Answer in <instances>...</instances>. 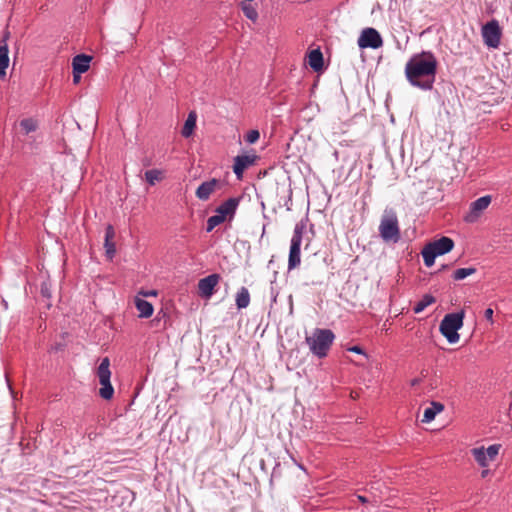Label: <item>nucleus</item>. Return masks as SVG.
<instances>
[{
  "label": "nucleus",
  "mask_w": 512,
  "mask_h": 512,
  "mask_svg": "<svg viewBox=\"0 0 512 512\" xmlns=\"http://www.w3.org/2000/svg\"><path fill=\"white\" fill-rule=\"evenodd\" d=\"M162 177V171L158 169H151L145 172V179L150 185H155V183L160 181Z\"/></svg>",
  "instance_id": "obj_28"
},
{
  "label": "nucleus",
  "mask_w": 512,
  "mask_h": 512,
  "mask_svg": "<svg viewBox=\"0 0 512 512\" xmlns=\"http://www.w3.org/2000/svg\"><path fill=\"white\" fill-rule=\"evenodd\" d=\"M221 276L217 273L210 274L198 282L199 294L204 298H210L214 292L215 287L218 285Z\"/></svg>",
  "instance_id": "obj_12"
},
{
  "label": "nucleus",
  "mask_w": 512,
  "mask_h": 512,
  "mask_svg": "<svg viewBox=\"0 0 512 512\" xmlns=\"http://www.w3.org/2000/svg\"><path fill=\"white\" fill-rule=\"evenodd\" d=\"M92 57L87 54H78L72 60L73 74H83L88 71Z\"/></svg>",
  "instance_id": "obj_15"
},
{
  "label": "nucleus",
  "mask_w": 512,
  "mask_h": 512,
  "mask_svg": "<svg viewBox=\"0 0 512 512\" xmlns=\"http://www.w3.org/2000/svg\"><path fill=\"white\" fill-rule=\"evenodd\" d=\"M272 294H273L272 299H273V301L275 302V301H276V298H277V294H274L273 292H272Z\"/></svg>",
  "instance_id": "obj_41"
},
{
  "label": "nucleus",
  "mask_w": 512,
  "mask_h": 512,
  "mask_svg": "<svg viewBox=\"0 0 512 512\" xmlns=\"http://www.w3.org/2000/svg\"><path fill=\"white\" fill-rule=\"evenodd\" d=\"M226 219L223 216L218 215L217 213L207 220L206 232H211L216 226L222 224Z\"/></svg>",
  "instance_id": "obj_29"
},
{
  "label": "nucleus",
  "mask_w": 512,
  "mask_h": 512,
  "mask_svg": "<svg viewBox=\"0 0 512 512\" xmlns=\"http://www.w3.org/2000/svg\"><path fill=\"white\" fill-rule=\"evenodd\" d=\"M357 43L361 49H378L383 45V40L375 28L368 27L361 32Z\"/></svg>",
  "instance_id": "obj_9"
},
{
  "label": "nucleus",
  "mask_w": 512,
  "mask_h": 512,
  "mask_svg": "<svg viewBox=\"0 0 512 512\" xmlns=\"http://www.w3.org/2000/svg\"><path fill=\"white\" fill-rule=\"evenodd\" d=\"M81 79V74H73V82L78 83Z\"/></svg>",
  "instance_id": "obj_37"
},
{
  "label": "nucleus",
  "mask_w": 512,
  "mask_h": 512,
  "mask_svg": "<svg viewBox=\"0 0 512 512\" xmlns=\"http://www.w3.org/2000/svg\"><path fill=\"white\" fill-rule=\"evenodd\" d=\"M464 316L465 313L462 310L459 312L446 314L442 319L439 326V331L450 344H454L459 341L460 335L458 330H460L463 326Z\"/></svg>",
  "instance_id": "obj_4"
},
{
  "label": "nucleus",
  "mask_w": 512,
  "mask_h": 512,
  "mask_svg": "<svg viewBox=\"0 0 512 512\" xmlns=\"http://www.w3.org/2000/svg\"><path fill=\"white\" fill-rule=\"evenodd\" d=\"M135 306L141 318H149L154 312L153 305L149 301L139 297L135 298Z\"/></svg>",
  "instance_id": "obj_19"
},
{
  "label": "nucleus",
  "mask_w": 512,
  "mask_h": 512,
  "mask_svg": "<svg viewBox=\"0 0 512 512\" xmlns=\"http://www.w3.org/2000/svg\"><path fill=\"white\" fill-rule=\"evenodd\" d=\"M253 0H243L241 2V9L244 13V15L252 21H256L258 18V12L256 8L251 4Z\"/></svg>",
  "instance_id": "obj_24"
},
{
  "label": "nucleus",
  "mask_w": 512,
  "mask_h": 512,
  "mask_svg": "<svg viewBox=\"0 0 512 512\" xmlns=\"http://www.w3.org/2000/svg\"><path fill=\"white\" fill-rule=\"evenodd\" d=\"M221 181L216 178H212L208 181L202 182L195 191L196 197L201 201H207L211 194L217 189L221 188Z\"/></svg>",
  "instance_id": "obj_13"
},
{
  "label": "nucleus",
  "mask_w": 512,
  "mask_h": 512,
  "mask_svg": "<svg viewBox=\"0 0 512 512\" xmlns=\"http://www.w3.org/2000/svg\"><path fill=\"white\" fill-rule=\"evenodd\" d=\"M258 159L259 156L256 155L254 152L245 155H237L234 158L233 164V172L236 175V178L238 180H241L244 171L248 169L250 166H253Z\"/></svg>",
  "instance_id": "obj_11"
},
{
  "label": "nucleus",
  "mask_w": 512,
  "mask_h": 512,
  "mask_svg": "<svg viewBox=\"0 0 512 512\" xmlns=\"http://www.w3.org/2000/svg\"><path fill=\"white\" fill-rule=\"evenodd\" d=\"M196 113L194 111H191L188 114V117L183 125V128L181 130V134L183 137L188 138L192 135L195 127H196Z\"/></svg>",
  "instance_id": "obj_21"
},
{
  "label": "nucleus",
  "mask_w": 512,
  "mask_h": 512,
  "mask_svg": "<svg viewBox=\"0 0 512 512\" xmlns=\"http://www.w3.org/2000/svg\"><path fill=\"white\" fill-rule=\"evenodd\" d=\"M115 236V231L112 225H108L105 229V239H104V247L106 251V256L109 259H112L116 253L115 243L113 242V238Z\"/></svg>",
  "instance_id": "obj_16"
},
{
  "label": "nucleus",
  "mask_w": 512,
  "mask_h": 512,
  "mask_svg": "<svg viewBox=\"0 0 512 512\" xmlns=\"http://www.w3.org/2000/svg\"><path fill=\"white\" fill-rule=\"evenodd\" d=\"M493 314H494V311L492 308H487L485 311H484V317L485 319H487L488 321H491L493 322Z\"/></svg>",
  "instance_id": "obj_33"
},
{
  "label": "nucleus",
  "mask_w": 512,
  "mask_h": 512,
  "mask_svg": "<svg viewBox=\"0 0 512 512\" xmlns=\"http://www.w3.org/2000/svg\"><path fill=\"white\" fill-rule=\"evenodd\" d=\"M348 351L354 352V353H357V354H362V355L366 356L364 350L360 346H358V345H355V346H352V347L348 348Z\"/></svg>",
  "instance_id": "obj_34"
},
{
  "label": "nucleus",
  "mask_w": 512,
  "mask_h": 512,
  "mask_svg": "<svg viewBox=\"0 0 512 512\" xmlns=\"http://www.w3.org/2000/svg\"><path fill=\"white\" fill-rule=\"evenodd\" d=\"M492 201L491 195L482 196L470 204L469 211L464 216V221L467 223L476 222L483 211L488 208Z\"/></svg>",
  "instance_id": "obj_10"
},
{
  "label": "nucleus",
  "mask_w": 512,
  "mask_h": 512,
  "mask_svg": "<svg viewBox=\"0 0 512 512\" xmlns=\"http://www.w3.org/2000/svg\"><path fill=\"white\" fill-rule=\"evenodd\" d=\"M444 410V405L440 402L432 401L430 407L424 410L422 422L429 423L433 421L438 413Z\"/></svg>",
  "instance_id": "obj_17"
},
{
  "label": "nucleus",
  "mask_w": 512,
  "mask_h": 512,
  "mask_svg": "<svg viewBox=\"0 0 512 512\" xmlns=\"http://www.w3.org/2000/svg\"><path fill=\"white\" fill-rule=\"evenodd\" d=\"M420 382H421L420 378H414L413 380H411V386H417L420 384Z\"/></svg>",
  "instance_id": "obj_36"
},
{
  "label": "nucleus",
  "mask_w": 512,
  "mask_h": 512,
  "mask_svg": "<svg viewBox=\"0 0 512 512\" xmlns=\"http://www.w3.org/2000/svg\"><path fill=\"white\" fill-rule=\"evenodd\" d=\"M96 375L99 379L101 388L99 389V396L104 400H110L114 395V388L111 384V371H110V360L108 357H104L96 371Z\"/></svg>",
  "instance_id": "obj_7"
},
{
  "label": "nucleus",
  "mask_w": 512,
  "mask_h": 512,
  "mask_svg": "<svg viewBox=\"0 0 512 512\" xmlns=\"http://www.w3.org/2000/svg\"><path fill=\"white\" fill-rule=\"evenodd\" d=\"M358 499H359V501H361L362 503H367V502H368L367 498H366V497H364V496H361V495H359V496H358Z\"/></svg>",
  "instance_id": "obj_38"
},
{
  "label": "nucleus",
  "mask_w": 512,
  "mask_h": 512,
  "mask_svg": "<svg viewBox=\"0 0 512 512\" xmlns=\"http://www.w3.org/2000/svg\"><path fill=\"white\" fill-rule=\"evenodd\" d=\"M476 268L474 267H467V268H459V269H456L454 272H453V279L456 280V281H460V280H463L465 279L466 277L470 276V275H473L476 273Z\"/></svg>",
  "instance_id": "obj_26"
},
{
  "label": "nucleus",
  "mask_w": 512,
  "mask_h": 512,
  "mask_svg": "<svg viewBox=\"0 0 512 512\" xmlns=\"http://www.w3.org/2000/svg\"><path fill=\"white\" fill-rule=\"evenodd\" d=\"M240 200V197H231L224 201L223 203H221L216 208L215 212L218 215L223 216L224 219H228L229 221H231L236 214V210L237 207L239 206Z\"/></svg>",
  "instance_id": "obj_14"
},
{
  "label": "nucleus",
  "mask_w": 512,
  "mask_h": 512,
  "mask_svg": "<svg viewBox=\"0 0 512 512\" xmlns=\"http://www.w3.org/2000/svg\"><path fill=\"white\" fill-rule=\"evenodd\" d=\"M502 31L496 19L488 21L482 27L484 43L490 48H497L500 45Z\"/></svg>",
  "instance_id": "obj_8"
},
{
  "label": "nucleus",
  "mask_w": 512,
  "mask_h": 512,
  "mask_svg": "<svg viewBox=\"0 0 512 512\" xmlns=\"http://www.w3.org/2000/svg\"><path fill=\"white\" fill-rule=\"evenodd\" d=\"M334 340V332L327 328H315L312 334L305 338L310 352L319 359L325 358L328 355Z\"/></svg>",
  "instance_id": "obj_2"
},
{
  "label": "nucleus",
  "mask_w": 512,
  "mask_h": 512,
  "mask_svg": "<svg viewBox=\"0 0 512 512\" xmlns=\"http://www.w3.org/2000/svg\"><path fill=\"white\" fill-rule=\"evenodd\" d=\"M436 302V298L431 294H425L421 298L420 301L416 303V305L413 308L414 313L418 314L424 311L425 308H427L429 305Z\"/></svg>",
  "instance_id": "obj_25"
},
{
  "label": "nucleus",
  "mask_w": 512,
  "mask_h": 512,
  "mask_svg": "<svg viewBox=\"0 0 512 512\" xmlns=\"http://www.w3.org/2000/svg\"><path fill=\"white\" fill-rule=\"evenodd\" d=\"M144 295H145V296H148V295H156V292L152 291V292H149V293H145Z\"/></svg>",
  "instance_id": "obj_40"
},
{
  "label": "nucleus",
  "mask_w": 512,
  "mask_h": 512,
  "mask_svg": "<svg viewBox=\"0 0 512 512\" xmlns=\"http://www.w3.org/2000/svg\"><path fill=\"white\" fill-rule=\"evenodd\" d=\"M499 448H500V446H499V445L494 444V445H490V446L485 450V452H486V454H487V456H488L489 460H493V459L497 456V454H498V452H499Z\"/></svg>",
  "instance_id": "obj_32"
},
{
  "label": "nucleus",
  "mask_w": 512,
  "mask_h": 512,
  "mask_svg": "<svg viewBox=\"0 0 512 512\" xmlns=\"http://www.w3.org/2000/svg\"><path fill=\"white\" fill-rule=\"evenodd\" d=\"M379 233L381 238L385 242L396 243L399 241L400 229L398 224V218L394 211H385V214L383 215L380 221Z\"/></svg>",
  "instance_id": "obj_6"
},
{
  "label": "nucleus",
  "mask_w": 512,
  "mask_h": 512,
  "mask_svg": "<svg viewBox=\"0 0 512 512\" xmlns=\"http://www.w3.org/2000/svg\"><path fill=\"white\" fill-rule=\"evenodd\" d=\"M438 61L430 51L413 54L405 65V76L413 86L430 91L436 78Z\"/></svg>",
  "instance_id": "obj_1"
},
{
  "label": "nucleus",
  "mask_w": 512,
  "mask_h": 512,
  "mask_svg": "<svg viewBox=\"0 0 512 512\" xmlns=\"http://www.w3.org/2000/svg\"><path fill=\"white\" fill-rule=\"evenodd\" d=\"M454 245V241L446 236L426 244L421 252L425 266H433L436 257L449 253Z\"/></svg>",
  "instance_id": "obj_3"
},
{
  "label": "nucleus",
  "mask_w": 512,
  "mask_h": 512,
  "mask_svg": "<svg viewBox=\"0 0 512 512\" xmlns=\"http://www.w3.org/2000/svg\"><path fill=\"white\" fill-rule=\"evenodd\" d=\"M235 302H236V306L237 308L240 310V309H245L249 306L250 304V293L248 291V289L244 286H242L238 292L236 293V297H235Z\"/></svg>",
  "instance_id": "obj_20"
},
{
  "label": "nucleus",
  "mask_w": 512,
  "mask_h": 512,
  "mask_svg": "<svg viewBox=\"0 0 512 512\" xmlns=\"http://www.w3.org/2000/svg\"><path fill=\"white\" fill-rule=\"evenodd\" d=\"M308 217L301 219L296 223L291 238L289 257H288V270H293L301 263V244L304 231L306 230Z\"/></svg>",
  "instance_id": "obj_5"
},
{
  "label": "nucleus",
  "mask_w": 512,
  "mask_h": 512,
  "mask_svg": "<svg viewBox=\"0 0 512 512\" xmlns=\"http://www.w3.org/2000/svg\"><path fill=\"white\" fill-rule=\"evenodd\" d=\"M19 127L23 135H29L38 129V122L33 118H24L20 120Z\"/></svg>",
  "instance_id": "obj_22"
},
{
  "label": "nucleus",
  "mask_w": 512,
  "mask_h": 512,
  "mask_svg": "<svg viewBox=\"0 0 512 512\" xmlns=\"http://www.w3.org/2000/svg\"><path fill=\"white\" fill-rule=\"evenodd\" d=\"M309 66L315 71L319 72L323 68L324 60L323 54L319 49H314L308 54Z\"/></svg>",
  "instance_id": "obj_18"
},
{
  "label": "nucleus",
  "mask_w": 512,
  "mask_h": 512,
  "mask_svg": "<svg viewBox=\"0 0 512 512\" xmlns=\"http://www.w3.org/2000/svg\"><path fill=\"white\" fill-rule=\"evenodd\" d=\"M472 454L476 460V462L481 466V467H485L487 466L488 464V456L484 450L483 447L481 448H474L472 450Z\"/></svg>",
  "instance_id": "obj_27"
},
{
  "label": "nucleus",
  "mask_w": 512,
  "mask_h": 512,
  "mask_svg": "<svg viewBox=\"0 0 512 512\" xmlns=\"http://www.w3.org/2000/svg\"><path fill=\"white\" fill-rule=\"evenodd\" d=\"M2 304H3L5 309L8 308V302L5 299H2Z\"/></svg>",
  "instance_id": "obj_39"
},
{
  "label": "nucleus",
  "mask_w": 512,
  "mask_h": 512,
  "mask_svg": "<svg viewBox=\"0 0 512 512\" xmlns=\"http://www.w3.org/2000/svg\"><path fill=\"white\" fill-rule=\"evenodd\" d=\"M9 37H10V32L8 30H4L1 40H0V45L7 44Z\"/></svg>",
  "instance_id": "obj_35"
},
{
  "label": "nucleus",
  "mask_w": 512,
  "mask_h": 512,
  "mask_svg": "<svg viewBox=\"0 0 512 512\" xmlns=\"http://www.w3.org/2000/svg\"><path fill=\"white\" fill-rule=\"evenodd\" d=\"M9 49L8 44L0 45V77L6 75V69L9 65Z\"/></svg>",
  "instance_id": "obj_23"
},
{
  "label": "nucleus",
  "mask_w": 512,
  "mask_h": 512,
  "mask_svg": "<svg viewBox=\"0 0 512 512\" xmlns=\"http://www.w3.org/2000/svg\"><path fill=\"white\" fill-rule=\"evenodd\" d=\"M260 138V132L256 129H252L248 131V133L245 136V141L249 144H254L257 142Z\"/></svg>",
  "instance_id": "obj_31"
},
{
  "label": "nucleus",
  "mask_w": 512,
  "mask_h": 512,
  "mask_svg": "<svg viewBox=\"0 0 512 512\" xmlns=\"http://www.w3.org/2000/svg\"><path fill=\"white\" fill-rule=\"evenodd\" d=\"M40 294L43 298L50 300L52 297L51 283L49 281H43L40 285Z\"/></svg>",
  "instance_id": "obj_30"
}]
</instances>
